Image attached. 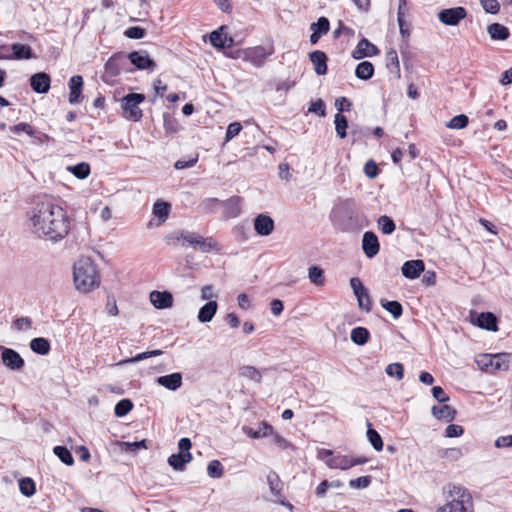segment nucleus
Returning a JSON list of instances; mask_svg holds the SVG:
<instances>
[{
    "label": "nucleus",
    "mask_w": 512,
    "mask_h": 512,
    "mask_svg": "<svg viewBox=\"0 0 512 512\" xmlns=\"http://www.w3.org/2000/svg\"><path fill=\"white\" fill-rule=\"evenodd\" d=\"M150 301L157 309L170 308L173 305V296L168 291H152L150 293Z\"/></svg>",
    "instance_id": "nucleus-14"
},
{
    "label": "nucleus",
    "mask_w": 512,
    "mask_h": 512,
    "mask_svg": "<svg viewBox=\"0 0 512 512\" xmlns=\"http://www.w3.org/2000/svg\"><path fill=\"white\" fill-rule=\"evenodd\" d=\"M162 354H163V351L160 349L146 351V352L137 354L135 357L120 360L116 365L123 366L128 363H136V362L148 359L150 357L160 356Z\"/></svg>",
    "instance_id": "nucleus-30"
},
{
    "label": "nucleus",
    "mask_w": 512,
    "mask_h": 512,
    "mask_svg": "<svg viewBox=\"0 0 512 512\" xmlns=\"http://www.w3.org/2000/svg\"><path fill=\"white\" fill-rule=\"evenodd\" d=\"M476 362L482 370L488 371L491 369V363H493L492 354L479 355L476 359Z\"/></svg>",
    "instance_id": "nucleus-58"
},
{
    "label": "nucleus",
    "mask_w": 512,
    "mask_h": 512,
    "mask_svg": "<svg viewBox=\"0 0 512 512\" xmlns=\"http://www.w3.org/2000/svg\"><path fill=\"white\" fill-rule=\"evenodd\" d=\"M11 59L22 60L33 58L32 49L30 46L20 43H15L10 46Z\"/></svg>",
    "instance_id": "nucleus-26"
},
{
    "label": "nucleus",
    "mask_w": 512,
    "mask_h": 512,
    "mask_svg": "<svg viewBox=\"0 0 512 512\" xmlns=\"http://www.w3.org/2000/svg\"><path fill=\"white\" fill-rule=\"evenodd\" d=\"M444 504L436 512H474V501L468 488L460 483H448L442 488Z\"/></svg>",
    "instance_id": "nucleus-2"
},
{
    "label": "nucleus",
    "mask_w": 512,
    "mask_h": 512,
    "mask_svg": "<svg viewBox=\"0 0 512 512\" xmlns=\"http://www.w3.org/2000/svg\"><path fill=\"white\" fill-rule=\"evenodd\" d=\"M371 483V477L370 476H361L356 479H352L349 482V485L351 488L354 489H361V488H367Z\"/></svg>",
    "instance_id": "nucleus-54"
},
{
    "label": "nucleus",
    "mask_w": 512,
    "mask_h": 512,
    "mask_svg": "<svg viewBox=\"0 0 512 512\" xmlns=\"http://www.w3.org/2000/svg\"><path fill=\"white\" fill-rule=\"evenodd\" d=\"M432 395L440 403H446L449 401V396L440 386H434L432 388Z\"/></svg>",
    "instance_id": "nucleus-63"
},
{
    "label": "nucleus",
    "mask_w": 512,
    "mask_h": 512,
    "mask_svg": "<svg viewBox=\"0 0 512 512\" xmlns=\"http://www.w3.org/2000/svg\"><path fill=\"white\" fill-rule=\"evenodd\" d=\"M308 111L319 116H325V104L321 99H318L310 105Z\"/></svg>",
    "instance_id": "nucleus-61"
},
{
    "label": "nucleus",
    "mask_w": 512,
    "mask_h": 512,
    "mask_svg": "<svg viewBox=\"0 0 512 512\" xmlns=\"http://www.w3.org/2000/svg\"><path fill=\"white\" fill-rule=\"evenodd\" d=\"M13 328L19 332L28 331L32 328V319L29 317H20L14 320Z\"/></svg>",
    "instance_id": "nucleus-52"
},
{
    "label": "nucleus",
    "mask_w": 512,
    "mask_h": 512,
    "mask_svg": "<svg viewBox=\"0 0 512 512\" xmlns=\"http://www.w3.org/2000/svg\"><path fill=\"white\" fill-rule=\"evenodd\" d=\"M334 123L337 136L341 139L345 138L347 136L346 130L348 127V121L346 117L341 113H337L334 118Z\"/></svg>",
    "instance_id": "nucleus-39"
},
{
    "label": "nucleus",
    "mask_w": 512,
    "mask_h": 512,
    "mask_svg": "<svg viewBox=\"0 0 512 512\" xmlns=\"http://www.w3.org/2000/svg\"><path fill=\"white\" fill-rule=\"evenodd\" d=\"M380 304L386 311L392 314L395 319H398L403 313L402 305L398 301H388L382 299Z\"/></svg>",
    "instance_id": "nucleus-36"
},
{
    "label": "nucleus",
    "mask_w": 512,
    "mask_h": 512,
    "mask_svg": "<svg viewBox=\"0 0 512 512\" xmlns=\"http://www.w3.org/2000/svg\"><path fill=\"white\" fill-rule=\"evenodd\" d=\"M74 284L78 291L87 293L100 284L97 267L89 257H82L74 264Z\"/></svg>",
    "instance_id": "nucleus-3"
},
{
    "label": "nucleus",
    "mask_w": 512,
    "mask_h": 512,
    "mask_svg": "<svg viewBox=\"0 0 512 512\" xmlns=\"http://www.w3.org/2000/svg\"><path fill=\"white\" fill-rule=\"evenodd\" d=\"M30 348L40 355H47L50 351V343L46 338L38 337L30 341Z\"/></svg>",
    "instance_id": "nucleus-31"
},
{
    "label": "nucleus",
    "mask_w": 512,
    "mask_h": 512,
    "mask_svg": "<svg viewBox=\"0 0 512 512\" xmlns=\"http://www.w3.org/2000/svg\"><path fill=\"white\" fill-rule=\"evenodd\" d=\"M207 473L211 478H220L223 476V466L218 460H213L208 464Z\"/></svg>",
    "instance_id": "nucleus-49"
},
{
    "label": "nucleus",
    "mask_w": 512,
    "mask_h": 512,
    "mask_svg": "<svg viewBox=\"0 0 512 512\" xmlns=\"http://www.w3.org/2000/svg\"><path fill=\"white\" fill-rule=\"evenodd\" d=\"M511 361V354L497 353L492 354L491 370L493 371H506L509 369Z\"/></svg>",
    "instance_id": "nucleus-25"
},
{
    "label": "nucleus",
    "mask_w": 512,
    "mask_h": 512,
    "mask_svg": "<svg viewBox=\"0 0 512 512\" xmlns=\"http://www.w3.org/2000/svg\"><path fill=\"white\" fill-rule=\"evenodd\" d=\"M242 431L244 434H246L247 436H249L253 439H259V438L267 437L270 434H272L273 427L266 422H262L259 424L258 429H253L248 426H243Z\"/></svg>",
    "instance_id": "nucleus-22"
},
{
    "label": "nucleus",
    "mask_w": 512,
    "mask_h": 512,
    "mask_svg": "<svg viewBox=\"0 0 512 512\" xmlns=\"http://www.w3.org/2000/svg\"><path fill=\"white\" fill-rule=\"evenodd\" d=\"M183 230L180 231H174L166 236L165 241L169 245H177L180 241L183 242Z\"/></svg>",
    "instance_id": "nucleus-64"
},
{
    "label": "nucleus",
    "mask_w": 512,
    "mask_h": 512,
    "mask_svg": "<svg viewBox=\"0 0 512 512\" xmlns=\"http://www.w3.org/2000/svg\"><path fill=\"white\" fill-rule=\"evenodd\" d=\"M67 170L78 179H86L90 175V166L85 162H81L75 166H68Z\"/></svg>",
    "instance_id": "nucleus-37"
},
{
    "label": "nucleus",
    "mask_w": 512,
    "mask_h": 512,
    "mask_svg": "<svg viewBox=\"0 0 512 512\" xmlns=\"http://www.w3.org/2000/svg\"><path fill=\"white\" fill-rule=\"evenodd\" d=\"M487 32L492 40H506L510 36L509 29L499 23L490 24L487 27Z\"/></svg>",
    "instance_id": "nucleus-28"
},
{
    "label": "nucleus",
    "mask_w": 512,
    "mask_h": 512,
    "mask_svg": "<svg viewBox=\"0 0 512 512\" xmlns=\"http://www.w3.org/2000/svg\"><path fill=\"white\" fill-rule=\"evenodd\" d=\"M355 75L360 80H369L374 75V66L369 61L360 62L356 69Z\"/></svg>",
    "instance_id": "nucleus-29"
},
{
    "label": "nucleus",
    "mask_w": 512,
    "mask_h": 512,
    "mask_svg": "<svg viewBox=\"0 0 512 512\" xmlns=\"http://www.w3.org/2000/svg\"><path fill=\"white\" fill-rule=\"evenodd\" d=\"M69 102L71 104H76L79 102L81 97V90L83 87V78L80 75H74L69 80Z\"/></svg>",
    "instance_id": "nucleus-19"
},
{
    "label": "nucleus",
    "mask_w": 512,
    "mask_h": 512,
    "mask_svg": "<svg viewBox=\"0 0 512 512\" xmlns=\"http://www.w3.org/2000/svg\"><path fill=\"white\" fill-rule=\"evenodd\" d=\"M310 29L314 31L316 29V32L320 35H326L329 32L330 29V23L329 20L326 17H320L317 22H313L310 25Z\"/></svg>",
    "instance_id": "nucleus-44"
},
{
    "label": "nucleus",
    "mask_w": 512,
    "mask_h": 512,
    "mask_svg": "<svg viewBox=\"0 0 512 512\" xmlns=\"http://www.w3.org/2000/svg\"><path fill=\"white\" fill-rule=\"evenodd\" d=\"M370 337L369 331L364 327L353 328L350 334L351 340L357 345H364Z\"/></svg>",
    "instance_id": "nucleus-33"
},
{
    "label": "nucleus",
    "mask_w": 512,
    "mask_h": 512,
    "mask_svg": "<svg viewBox=\"0 0 512 512\" xmlns=\"http://www.w3.org/2000/svg\"><path fill=\"white\" fill-rule=\"evenodd\" d=\"M387 67L392 70V67H394L399 72V59L397 52L395 50H390L387 53Z\"/></svg>",
    "instance_id": "nucleus-60"
},
{
    "label": "nucleus",
    "mask_w": 512,
    "mask_h": 512,
    "mask_svg": "<svg viewBox=\"0 0 512 512\" xmlns=\"http://www.w3.org/2000/svg\"><path fill=\"white\" fill-rule=\"evenodd\" d=\"M127 61H130L137 69H154L156 63L149 57L144 50L133 51L126 55Z\"/></svg>",
    "instance_id": "nucleus-9"
},
{
    "label": "nucleus",
    "mask_w": 512,
    "mask_h": 512,
    "mask_svg": "<svg viewBox=\"0 0 512 512\" xmlns=\"http://www.w3.org/2000/svg\"><path fill=\"white\" fill-rule=\"evenodd\" d=\"M362 249L364 254L370 259L379 253L380 244L374 232L367 231L363 234Z\"/></svg>",
    "instance_id": "nucleus-10"
},
{
    "label": "nucleus",
    "mask_w": 512,
    "mask_h": 512,
    "mask_svg": "<svg viewBox=\"0 0 512 512\" xmlns=\"http://www.w3.org/2000/svg\"><path fill=\"white\" fill-rule=\"evenodd\" d=\"M483 9L490 14H497L500 10L498 0H479Z\"/></svg>",
    "instance_id": "nucleus-53"
},
{
    "label": "nucleus",
    "mask_w": 512,
    "mask_h": 512,
    "mask_svg": "<svg viewBox=\"0 0 512 512\" xmlns=\"http://www.w3.org/2000/svg\"><path fill=\"white\" fill-rule=\"evenodd\" d=\"M467 15L465 8L454 7L449 9H443L438 13V19L445 25L456 26L461 20Z\"/></svg>",
    "instance_id": "nucleus-7"
},
{
    "label": "nucleus",
    "mask_w": 512,
    "mask_h": 512,
    "mask_svg": "<svg viewBox=\"0 0 512 512\" xmlns=\"http://www.w3.org/2000/svg\"><path fill=\"white\" fill-rule=\"evenodd\" d=\"M378 52L379 50L374 44L369 42L366 38H363L352 51V57L356 60H360L365 57L375 56Z\"/></svg>",
    "instance_id": "nucleus-11"
},
{
    "label": "nucleus",
    "mask_w": 512,
    "mask_h": 512,
    "mask_svg": "<svg viewBox=\"0 0 512 512\" xmlns=\"http://www.w3.org/2000/svg\"><path fill=\"white\" fill-rule=\"evenodd\" d=\"M476 324L489 331H497V318L491 312H482L477 316Z\"/></svg>",
    "instance_id": "nucleus-23"
},
{
    "label": "nucleus",
    "mask_w": 512,
    "mask_h": 512,
    "mask_svg": "<svg viewBox=\"0 0 512 512\" xmlns=\"http://www.w3.org/2000/svg\"><path fill=\"white\" fill-rule=\"evenodd\" d=\"M385 372L390 377H395L397 380H401L404 377V367L401 363L389 364Z\"/></svg>",
    "instance_id": "nucleus-46"
},
{
    "label": "nucleus",
    "mask_w": 512,
    "mask_h": 512,
    "mask_svg": "<svg viewBox=\"0 0 512 512\" xmlns=\"http://www.w3.org/2000/svg\"><path fill=\"white\" fill-rule=\"evenodd\" d=\"M377 224H378V228L385 235L392 234L396 229V225H395L393 219L387 215L380 216L377 220Z\"/></svg>",
    "instance_id": "nucleus-35"
},
{
    "label": "nucleus",
    "mask_w": 512,
    "mask_h": 512,
    "mask_svg": "<svg viewBox=\"0 0 512 512\" xmlns=\"http://www.w3.org/2000/svg\"><path fill=\"white\" fill-rule=\"evenodd\" d=\"M308 277L311 283L316 286H323L325 283L324 271L318 266H312L309 268Z\"/></svg>",
    "instance_id": "nucleus-38"
},
{
    "label": "nucleus",
    "mask_w": 512,
    "mask_h": 512,
    "mask_svg": "<svg viewBox=\"0 0 512 512\" xmlns=\"http://www.w3.org/2000/svg\"><path fill=\"white\" fill-rule=\"evenodd\" d=\"M157 383L168 390L176 391L182 385V374L174 372L157 378Z\"/></svg>",
    "instance_id": "nucleus-17"
},
{
    "label": "nucleus",
    "mask_w": 512,
    "mask_h": 512,
    "mask_svg": "<svg viewBox=\"0 0 512 512\" xmlns=\"http://www.w3.org/2000/svg\"><path fill=\"white\" fill-rule=\"evenodd\" d=\"M121 449L124 451L135 452L140 448H147L146 440L136 441V442H122Z\"/></svg>",
    "instance_id": "nucleus-55"
},
{
    "label": "nucleus",
    "mask_w": 512,
    "mask_h": 512,
    "mask_svg": "<svg viewBox=\"0 0 512 512\" xmlns=\"http://www.w3.org/2000/svg\"><path fill=\"white\" fill-rule=\"evenodd\" d=\"M350 286L357 298L358 305L361 309L369 312L371 310L372 301L367 289L363 286L361 280L357 277L350 279Z\"/></svg>",
    "instance_id": "nucleus-5"
},
{
    "label": "nucleus",
    "mask_w": 512,
    "mask_h": 512,
    "mask_svg": "<svg viewBox=\"0 0 512 512\" xmlns=\"http://www.w3.org/2000/svg\"><path fill=\"white\" fill-rule=\"evenodd\" d=\"M309 58L314 65V70L318 75L327 73V56L324 52L316 50L309 54Z\"/></svg>",
    "instance_id": "nucleus-21"
},
{
    "label": "nucleus",
    "mask_w": 512,
    "mask_h": 512,
    "mask_svg": "<svg viewBox=\"0 0 512 512\" xmlns=\"http://www.w3.org/2000/svg\"><path fill=\"white\" fill-rule=\"evenodd\" d=\"M469 119L465 114H459L453 117L446 127L450 129H464L468 125Z\"/></svg>",
    "instance_id": "nucleus-43"
},
{
    "label": "nucleus",
    "mask_w": 512,
    "mask_h": 512,
    "mask_svg": "<svg viewBox=\"0 0 512 512\" xmlns=\"http://www.w3.org/2000/svg\"><path fill=\"white\" fill-rule=\"evenodd\" d=\"M367 437L376 451H381L383 449L382 438L376 430L369 428L367 431Z\"/></svg>",
    "instance_id": "nucleus-48"
},
{
    "label": "nucleus",
    "mask_w": 512,
    "mask_h": 512,
    "mask_svg": "<svg viewBox=\"0 0 512 512\" xmlns=\"http://www.w3.org/2000/svg\"><path fill=\"white\" fill-rule=\"evenodd\" d=\"M267 482L272 494L278 495L281 490V482L278 475L275 472H270L267 476Z\"/></svg>",
    "instance_id": "nucleus-51"
},
{
    "label": "nucleus",
    "mask_w": 512,
    "mask_h": 512,
    "mask_svg": "<svg viewBox=\"0 0 512 512\" xmlns=\"http://www.w3.org/2000/svg\"><path fill=\"white\" fill-rule=\"evenodd\" d=\"M364 173L368 178H375L378 175V167L373 160L366 162L364 166Z\"/></svg>",
    "instance_id": "nucleus-62"
},
{
    "label": "nucleus",
    "mask_w": 512,
    "mask_h": 512,
    "mask_svg": "<svg viewBox=\"0 0 512 512\" xmlns=\"http://www.w3.org/2000/svg\"><path fill=\"white\" fill-rule=\"evenodd\" d=\"M0 349L2 351L1 360L4 366L11 370H21L24 367L25 361L17 351L1 346Z\"/></svg>",
    "instance_id": "nucleus-8"
},
{
    "label": "nucleus",
    "mask_w": 512,
    "mask_h": 512,
    "mask_svg": "<svg viewBox=\"0 0 512 512\" xmlns=\"http://www.w3.org/2000/svg\"><path fill=\"white\" fill-rule=\"evenodd\" d=\"M273 52V47L266 48L263 46H256L248 48L245 51V60L255 67H261L265 63L267 57L272 55Z\"/></svg>",
    "instance_id": "nucleus-6"
},
{
    "label": "nucleus",
    "mask_w": 512,
    "mask_h": 512,
    "mask_svg": "<svg viewBox=\"0 0 512 512\" xmlns=\"http://www.w3.org/2000/svg\"><path fill=\"white\" fill-rule=\"evenodd\" d=\"M464 433V429L460 425L450 424L445 429V436L448 438L460 437Z\"/></svg>",
    "instance_id": "nucleus-57"
},
{
    "label": "nucleus",
    "mask_w": 512,
    "mask_h": 512,
    "mask_svg": "<svg viewBox=\"0 0 512 512\" xmlns=\"http://www.w3.org/2000/svg\"><path fill=\"white\" fill-rule=\"evenodd\" d=\"M192 460V455L190 452L187 453H178L172 454L168 458V463L171 467H173L177 471H183L185 465Z\"/></svg>",
    "instance_id": "nucleus-27"
},
{
    "label": "nucleus",
    "mask_w": 512,
    "mask_h": 512,
    "mask_svg": "<svg viewBox=\"0 0 512 512\" xmlns=\"http://www.w3.org/2000/svg\"><path fill=\"white\" fill-rule=\"evenodd\" d=\"M170 204L164 201H157L153 206V214L159 218L160 224L164 223L169 216Z\"/></svg>",
    "instance_id": "nucleus-32"
},
{
    "label": "nucleus",
    "mask_w": 512,
    "mask_h": 512,
    "mask_svg": "<svg viewBox=\"0 0 512 512\" xmlns=\"http://www.w3.org/2000/svg\"><path fill=\"white\" fill-rule=\"evenodd\" d=\"M19 489L24 496L30 497L35 493V483L31 478H23L19 483Z\"/></svg>",
    "instance_id": "nucleus-45"
},
{
    "label": "nucleus",
    "mask_w": 512,
    "mask_h": 512,
    "mask_svg": "<svg viewBox=\"0 0 512 512\" xmlns=\"http://www.w3.org/2000/svg\"><path fill=\"white\" fill-rule=\"evenodd\" d=\"M350 460L346 457H335L327 461V465L330 468H336V469H348L353 466V463L349 462Z\"/></svg>",
    "instance_id": "nucleus-47"
},
{
    "label": "nucleus",
    "mask_w": 512,
    "mask_h": 512,
    "mask_svg": "<svg viewBox=\"0 0 512 512\" xmlns=\"http://www.w3.org/2000/svg\"><path fill=\"white\" fill-rule=\"evenodd\" d=\"M254 229L261 236H268L274 230V221L270 216L260 214L254 220Z\"/></svg>",
    "instance_id": "nucleus-15"
},
{
    "label": "nucleus",
    "mask_w": 512,
    "mask_h": 512,
    "mask_svg": "<svg viewBox=\"0 0 512 512\" xmlns=\"http://www.w3.org/2000/svg\"><path fill=\"white\" fill-rule=\"evenodd\" d=\"M133 408V403L129 399L120 400L114 408V413L118 417H124L127 415Z\"/></svg>",
    "instance_id": "nucleus-41"
},
{
    "label": "nucleus",
    "mask_w": 512,
    "mask_h": 512,
    "mask_svg": "<svg viewBox=\"0 0 512 512\" xmlns=\"http://www.w3.org/2000/svg\"><path fill=\"white\" fill-rule=\"evenodd\" d=\"M145 100V96L140 93H130L122 99L123 116L130 121H138L142 117V111L139 104Z\"/></svg>",
    "instance_id": "nucleus-4"
},
{
    "label": "nucleus",
    "mask_w": 512,
    "mask_h": 512,
    "mask_svg": "<svg viewBox=\"0 0 512 512\" xmlns=\"http://www.w3.org/2000/svg\"><path fill=\"white\" fill-rule=\"evenodd\" d=\"M239 374H240V376L250 379L256 383H260L262 380L261 372L254 366H250V365L242 366L239 370Z\"/></svg>",
    "instance_id": "nucleus-34"
},
{
    "label": "nucleus",
    "mask_w": 512,
    "mask_h": 512,
    "mask_svg": "<svg viewBox=\"0 0 512 512\" xmlns=\"http://www.w3.org/2000/svg\"><path fill=\"white\" fill-rule=\"evenodd\" d=\"M425 265L422 260L406 261L401 268L402 274L408 279H416L424 271Z\"/></svg>",
    "instance_id": "nucleus-16"
},
{
    "label": "nucleus",
    "mask_w": 512,
    "mask_h": 512,
    "mask_svg": "<svg viewBox=\"0 0 512 512\" xmlns=\"http://www.w3.org/2000/svg\"><path fill=\"white\" fill-rule=\"evenodd\" d=\"M51 78L45 72H39L31 76V88L39 94L47 93L50 89Z\"/></svg>",
    "instance_id": "nucleus-13"
},
{
    "label": "nucleus",
    "mask_w": 512,
    "mask_h": 512,
    "mask_svg": "<svg viewBox=\"0 0 512 512\" xmlns=\"http://www.w3.org/2000/svg\"><path fill=\"white\" fill-rule=\"evenodd\" d=\"M54 454L66 465H73L74 458L70 451L64 446H56L53 449Z\"/></svg>",
    "instance_id": "nucleus-40"
},
{
    "label": "nucleus",
    "mask_w": 512,
    "mask_h": 512,
    "mask_svg": "<svg viewBox=\"0 0 512 512\" xmlns=\"http://www.w3.org/2000/svg\"><path fill=\"white\" fill-rule=\"evenodd\" d=\"M127 58L123 53L114 54L105 64V72L110 76H117L126 67Z\"/></svg>",
    "instance_id": "nucleus-12"
},
{
    "label": "nucleus",
    "mask_w": 512,
    "mask_h": 512,
    "mask_svg": "<svg viewBox=\"0 0 512 512\" xmlns=\"http://www.w3.org/2000/svg\"><path fill=\"white\" fill-rule=\"evenodd\" d=\"M182 238H183V242L181 243L182 246H185L186 244H188L189 246L196 248L197 244L199 243L200 235L195 232L183 230Z\"/></svg>",
    "instance_id": "nucleus-50"
},
{
    "label": "nucleus",
    "mask_w": 512,
    "mask_h": 512,
    "mask_svg": "<svg viewBox=\"0 0 512 512\" xmlns=\"http://www.w3.org/2000/svg\"><path fill=\"white\" fill-rule=\"evenodd\" d=\"M125 35L131 39H141L145 35V30L138 26H133L125 31Z\"/></svg>",
    "instance_id": "nucleus-59"
},
{
    "label": "nucleus",
    "mask_w": 512,
    "mask_h": 512,
    "mask_svg": "<svg viewBox=\"0 0 512 512\" xmlns=\"http://www.w3.org/2000/svg\"><path fill=\"white\" fill-rule=\"evenodd\" d=\"M29 228L39 238L58 242L68 235L70 222L62 207L42 202L30 210Z\"/></svg>",
    "instance_id": "nucleus-1"
},
{
    "label": "nucleus",
    "mask_w": 512,
    "mask_h": 512,
    "mask_svg": "<svg viewBox=\"0 0 512 512\" xmlns=\"http://www.w3.org/2000/svg\"><path fill=\"white\" fill-rule=\"evenodd\" d=\"M196 248H198L203 253H208L212 250H218V245L211 237L204 238L200 236L199 243L197 244Z\"/></svg>",
    "instance_id": "nucleus-42"
},
{
    "label": "nucleus",
    "mask_w": 512,
    "mask_h": 512,
    "mask_svg": "<svg viewBox=\"0 0 512 512\" xmlns=\"http://www.w3.org/2000/svg\"><path fill=\"white\" fill-rule=\"evenodd\" d=\"M242 130V126L239 122H233L228 125L227 131H226V142H229L232 140L235 136H237L240 131Z\"/></svg>",
    "instance_id": "nucleus-56"
},
{
    "label": "nucleus",
    "mask_w": 512,
    "mask_h": 512,
    "mask_svg": "<svg viewBox=\"0 0 512 512\" xmlns=\"http://www.w3.org/2000/svg\"><path fill=\"white\" fill-rule=\"evenodd\" d=\"M432 415L438 420L452 422L456 417V410L447 404L441 406H433L431 409Z\"/></svg>",
    "instance_id": "nucleus-20"
},
{
    "label": "nucleus",
    "mask_w": 512,
    "mask_h": 512,
    "mask_svg": "<svg viewBox=\"0 0 512 512\" xmlns=\"http://www.w3.org/2000/svg\"><path fill=\"white\" fill-rule=\"evenodd\" d=\"M218 309V304L216 301H209L205 305H203L198 312V320L201 323L210 322L215 316Z\"/></svg>",
    "instance_id": "nucleus-24"
},
{
    "label": "nucleus",
    "mask_w": 512,
    "mask_h": 512,
    "mask_svg": "<svg viewBox=\"0 0 512 512\" xmlns=\"http://www.w3.org/2000/svg\"><path fill=\"white\" fill-rule=\"evenodd\" d=\"M224 27H220L218 30L213 31L210 34V43L218 49L231 47L233 39L227 34L223 33Z\"/></svg>",
    "instance_id": "nucleus-18"
}]
</instances>
